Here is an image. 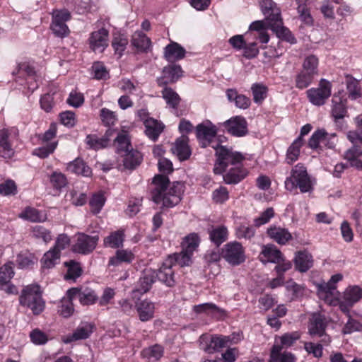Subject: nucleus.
Returning a JSON list of instances; mask_svg holds the SVG:
<instances>
[{"instance_id":"f257e3e1","label":"nucleus","mask_w":362,"mask_h":362,"mask_svg":"<svg viewBox=\"0 0 362 362\" xmlns=\"http://www.w3.org/2000/svg\"><path fill=\"white\" fill-rule=\"evenodd\" d=\"M155 187L151 190V199L156 204H162L163 207L171 208L177 205L185 191V184L173 182L170 184L168 177L157 175L153 177Z\"/></svg>"},{"instance_id":"f03ea898","label":"nucleus","mask_w":362,"mask_h":362,"mask_svg":"<svg viewBox=\"0 0 362 362\" xmlns=\"http://www.w3.org/2000/svg\"><path fill=\"white\" fill-rule=\"evenodd\" d=\"M216 151V162L214 168L215 174H221L226 169L231 165L235 166L242 164L245 156L240 152L233 151L231 148L220 144L212 145Z\"/></svg>"},{"instance_id":"7ed1b4c3","label":"nucleus","mask_w":362,"mask_h":362,"mask_svg":"<svg viewBox=\"0 0 362 362\" xmlns=\"http://www.w3.org/2000/svg\"><path fill=\"white\" fill-rule=\"evenodd\" d=\"M285 187L290 192L297 187L302 193L311 192L313 189V184L306 168L301 164L295 165L291 170V176L285 180Z\"/></svg>"},{"instance_id":"20e7f679","label":"nucleus","mask_w":362,"mask_h":362,"mask_svg":"<svg viewBox=\"0 0 362 362\" xmlns=\"http://www.w3.org/2000/svg\"><path fill=\"white\" fill-rule=\"evenodd\" d=\"M20 303L30 308L34 315H39L45 308V302L42 298L40 287L37 285L27 286L20 296Z\"/></svg>"},{"instance_id":"39448f33","label":"nucleus","mask_w":362,"mask_h":362,"mask_svg":"<svg viewBox=\"0 0 362 362\" xmlns=\"http://www.w3.org/2000/svg\"><path fill=\"white\" fill-rule=\"evenodd\" d=\"M221 257L231 266H238L246 259L245 250L238 241L226 243L221 249Z\"/></svg>"},{"instance_id":"423d86ee","label":"nucleus","mask_w":362,"mask_h":362,"mask_svg":"<svg viewBox=\"0 0 362 362\" xmlns=\"http://www.w3.org/2000/svg\"><path fill=\"white\" fill-rule=\"evenodd\" d=\"M327 327V322L325 317L320 313H313L310 319L308 333L313 337L320 338V342L324 345H328L331 339L325 332Z\"/></svg>"},{"instance_id":"0eeeda50","label":"nucleus","mask_w":362,"mask_h":362,"mask_svg":"<svg viewBox=\"0 0 362 362\" xmlns=\"http://www.w3.org/2000/svg\"><path fill=\"white\" fill-rule=\"evenodd\" d=\"M71 19V13L67 9L54 10L51 29L54 34L59 37H64L69 33L66 23Z\"/></svg>"},{"instance_id":"6e6552de","label":"nucleus","mask_w":362,"mask_h":362,"mask_svg":"<svg viewBox=\"0 0 362 362\" xmlns=\"http://www.w3.org/2000/svg\"><path fill=\"white\" fill-rule=\"evenodd\" d=\"M217 130L216 127L209 121L196 127V136L202 147L206 148L209 146L212 147V145L219 144L218 141H214Z\"/></svg>"},{"instance_id":"1a4fd4ad","label":"nucleus","mask_w":362,"mask_h":362,"mask_svg":"<svg viewBox=\"0 0 362 362\" xmlns=\"http://www.w3.org/2000/svg\"><path fill=\"white\" fill-rule=\"evenodd\" d=\"M331 83L322 78L317 88L309 89L306 93L312 104L320 106L324 105L326 100L331 95Z\"/></svg>"},{"instance_id":"9d476101","label":"nucleus","mask_w":362,"mask_h":362,"mask_svg":"<svg viewBox=\"0 0 362 362\" xmlns=\"http://www.w3.org/2000/svg\"><path fill=\"white\" fill-rule=\"evenodd\" d=\"M230 342V337H218L202 334L199 338L200 349L208 354H213L219 351L221 349L227 346Z\"/></svg>"},{"instance_id":"9b49d317","label":"nucleus","mask_w":362,"mask_h":362,"mask_svg":"<svg viewBox=\"0 0 362 362\" xmlns=\"http://www.w3.org/2000/svg\"><path fill=\"white\" fill-rule=\"evenodd\" d=\"M109 31L101 28L90 34L88 43L90 49L95 53H102L107 47Z\"/></svg>"},{"instance_id":"f8f14e48","label":"nucleus","mask_w":362,"mask_h":362,"mask_svg":"<svg viewBox=\"0 0 362 362\" xmlns=\"http://www.w3.org/2000/svg\"><path fill=\"white\" fill-rule=\"evenodd\" d=\"M99 240L98 235H88L85 233H78L76 243L73 245L75 252L88 255L92 252Z\"/></svg>"},{"instance_id":"ddd939ff","label":"nucleus","mask_w":362,"mask_h":362,"mask_svg":"<svg viewBox=\"0 0 362 362\" xmlns=\"http://www.w3.org/2000/svg\"><path fill=\"white\" fill-rule=\"evenodd\" d=\"M224 127L228 133L235 136H243L248 132L247 122L246 119L241 116H235L226 121L223 124Z\"/></svg>"},{"instance_id":"4468645a","label":"nucleus","mask_w":362,"mask_h":362,"mask_svg":"<svg viewBox=\"0 0 362 362\" xmlns=\"http://www.w3.org/2000/svg\"><path fill=\"white\" fill-rule=\"evenodd\" d=\"M173 265L170 261L166 259L156 272V278L168 286H174L176 283Z\"/></svg>"},{"instance_id":"2eb2a0df","label":"nucleus","mask_w":362,"mask_h":362,"mask_svg":"<svg viewBox=\"0 0 362 362\" xmlns=\"http://www.w3.org/2000/svg\"><path fill=\"white\" fill-rule=\"evenodd\" d=\"M94 325L84 322L81 323L72 334L66 335L63 337L62 341L65 344H69L73 341L86 339L93 332Z\"/></svg>"},{"instance_id":"dca6fc26","label":"nucleus","mask_w":362,"mask_h":362,"mask_svg":"<svg viewBox=\"0 0 362 362\" xmlns=\"http://www.w3.org/2000/svg\"><path fill=\"white\" fill-rule=\"evenodd\" d=\"M116 132V129H109L102 137L96 134H88L86 138V144L95 151L105 148L108 146L110 137Z\"/></svg>"},{"instance_id":"f3484780","label":"nucleus","mask_w":362,"mask_h":362,"mask_svg":"<svg viewBox=\"0 0 362 362\" xmlns=\"http://www.w3.org/2000/svg\"><path fill=\"white\" fill-rule=\"evenodd\" d=\"M223 178L227 185H235L242 181L247 175V171L242 164L226 169Z\"/></svg>"},{"instance_id":"a211bd4d","label":"nucleus","mask_w":362,"mask_h":362,"mask_svg":"<svg viewBox=\"0 0 362 362\" xmlns=\"http://www.w3.org/2000/svg\"><path fill=\"white\" fill-rule=\"evenodd\" d=\"M283 254L277 249L274 245H267L262 247V252L259 255L260 261L267 264L268 262L272 263H280L283 260Z\"/></svg>"},{"instance_id":"6ab92c4d","label":"nucleus","mask_w":362,"mask_h":362,"mask_svg":"<svg viewBox=\"0 0 362 362\" xmlns=\"http://www.w3.org/2000/svg\"><path fill=\"white\" fill-rule=\"evenodd\" d=\"M180 66L176 64L169 65L163 68L162 77L158 79L160 86L175 82L182 76Z\"/></svg>"},{"instance_id":"aec40b11","label":"nucleus","mask_w":362,"mask_h":362,"mask_svg":"<svg viewBox=\"0 0 362 362\" xmlns=\"http://www.w3.org/2000/svg\"><path fill=\"white\" fill-rule=\"evenodd\" d=\"M10 132L7 129L0 130V156L9 159L15 154V150L9 140Z\"/></svg>"},{"instance_id":"412c9836","label":"nucleus","mask_w":362,"mask_h":362,"mask_svg":"<svg viewBox=\"0 0 362 362\" xmlns=\"http://www.w3.org/2000/svg\"><path fill=\"white\" fill-rule=\"evenodd\" d=\"M296 269L300 272H305L313 265V258L306 250L298 251L294 258Z\"/></svg>"},{"instance_id":"4be33fe9","label":"nucleus","mask_w":362,"mask_h":362,"mask_svg":"<svg viewBox=\"0 0 362 362\" xmlns=\"http://www.w3.org/2000/svg\"><path fill=\"white\" fill-rule=\"evenodd\" d=\"M156 279V271L151 269H146L139 278L136 291L139 293H146L155 282Z\"/></svg>"},{"instance_id":"5701e85b","label":"nucleus","mask_w":362,"mask_h":362,"mask_svg":"<svg viewBox=\"0 0 362 362\" xmlns=\"http://www.w3.org/2000/svg\"><path fill=\"white\" fill-rule=\"evenodd\" d=\"M172 152L177 156L180 160H187L191 155L187 136H182L177 139L172 148Z\"/></svg>"},{"instance_id":"b1692460","label":"nucleus","mask_w":362,"mask_h":362,"mask_svg":"<svg viewBox=\"0 0 362 362\" xmlns=\"http://www.w3.org/2000/svg\"><path fill=\"white\" fill-rule=\"evenodd\" d=\"M267 233L270 238L280 245H286L292 239L291 233L284 228L273 226L267 229Z\"/></svg>"},{"instance_id":"393cba45","label":"nucleus","mask_w":362,"mask_h":362,"mask_svg":"<svg viewBox=\"0 0 362 362\" xmlns=\"http://www.w3.org/2000/svg\"><path fill=\"white\" fill-rule=\"evenodd\" d=\"M136 310L139 320L146 322L154 317L155 305L148 300H144L136 304Z\"/></svg>"},{"instance_id":"a878e982","label":"nucleus","mask_w":362,"mask_h":362,"mask_svg":"<svg viewBox=\"0 0 362 362\" xmlns=\"http://www.w3.org/2000/svg\"><path fill=\"white\" fill-rule=\"evenodd\" d=\"M144 124L146 127L145 133L146 136L154 141L158 139L159 135L161 134L164 129V125L163 123L153 118L145 119Z\"/></svg>"},{"instance_id":"bb28decb","label":"nucleus","mask_w":362,"mask_h":362,"mask_svg":"<svg viewBox=\"0 0 362 362\" xmlns=\"http://www.w3.org/2000/svg\"><path fill=\"white\" fill-rule=\"evenodd\" d=\"M332 103L331 113L335 122L343 119L347 114L346 100H342L339 95L334 94L332 99Z\"/></svg>"},{"instance_id":"cd10ccee","label":"nucleus","mask_w":362,"mask_h":362,"mask_svg":"<svg viewBox=\"0 0 362 362\" xmlns=\"http://www.w3.org/2000/svg\"><path fill=\"white\" fill-rule=\"evenodd\" d=\"M165 57L170 62L182 59L185 57V50L177 42H172L165 48Z\"/></svg>"},{"instance_id":"c85d7f7f","label":"nucleus","mask_w":362,"mask_h":362,"mask_svg":"<svg viewBox=\"0 0 362 362\" xmlns=\"http://www.w3.org/2000/svg\"><path fill=\"white\" fill-rule=\"evenodd\" d=\"M66 169L72 173L81 175L85 177H89L92 174L90 168L80 158H77L68 163Z\"/></svg>"},{"instance_id":"c756f323","label":"nucleus","mask_w":362,"mask_h":362,"mask_svg":"<svg viewBox=\"0 0 362 362\" xmlns=\"http://www.w3.org/2000/svg\"><path fill=\"white\" fill-rule=\"evenodd\" d=\"M124 238L125 235L123 230H118L112 232L109 235L104 238V246L105 247H110L114 249L122 247L123 246Z\"/></svg>"},{"instance_id":"7c9ffc66","label":"nucleus","mask_w":362,"mask_h":362,"mask_svg":"<svg viewBox=\"0 0 362 362\" xmlns=\"http://www.w3.org/2000/svg\"><path fill=\"white\" fill-rule=\"evenodd\" d=\"M362 150L356 145L348 149L344 154V158L347 160L351 167L357 170H362Z\"/></svg>"},{"instance_id":"2f4dec72","label":"nucleus","mask_w":362,"mask_h":362,"mask_svg":"<svg viewBox=\"0 0 362 362\" xmlns=\"http://www.w3.org/2000/svg\"><path fill=\"white\" fill-rule=\"evenodd\" d=\"M134 259V255L130 250H117L115 255L109 259L108 266L117 267L122 263H131Z\"/></svg>"},{"instance_id":"473e14b6","label":"nucleus","mask_w":362,"mask_h":362,"mask_svg":"<svg viewBox=\"0 0 362 362\" xmlns=\"http://www.w3.org/2000/svg\"><path fill=\"white\" fill-rule=\"evenodd\" d=\"M124 157L123 165L126 169L133 170L140 165L142 156L141 153L133 148L122 154Z\"/></svg>"},{"instance_id":"72a5a7b5","label":"nucleus","mask_w":362,"mask_h":362,"mask_svg":"<svg viewBox=\"0 0 362 362\" xmlns=\"http://www.w3.org/2000/svg\"><path fill=\"white\" fill-rule=\"evenodd\" d=\"M300 338V334L298 332H287L281 337H276L274 345L279 346L280 350L288 349L293 346Z\"/></svg>"},{"instance_id":"f704fd0d","label":"nucleus","mask_w":362,"mask_h":362,"mask_svg":"<svg viewBox=\"0 0 362 362\" xmlns=\"http://www.w3.org/2000/svg\"><path fill=\"white\" fill-rule=\"evenodd\" d=\"M117 136L115 139V145L117 152L123 154L132 149L127 132L122 130L121 132L116 130Z\"/></svg>"},{"instance_id":"c9c22d12","label":"nucleus","mask_w":362,"mask_h":362,"mask_svg":"<svg viewBox=\"0 0 362 362\" xmlns=\"http://www.w3.org/2000/svg\"><path fill=\"white\" fill-rule=\"evenodd\" d=\"M281 350L277 345H274L271 350L269 362H296L295 356L290 352L281 353Z\"/></svg>"},{"instance_id":"e433bc0d","label":"nucleus","mask_w":362,"mask_h":362,"mask_svg":"<svg viewBox=\"0 0 362 362\" xmlns=\"http://www.w3.org/2000/svg\"><path fill=\"white\" fill-rule=\"evenodd\" d=\"M132 44L139 51L146 52L151 46V40L142 32L136 31L132 35Z\"/></svg>"},{"instance_id":"4c0bfd02","label":"nucleus","mask_w":362,"mask_h":362,"mask_svg":"<svg viewBox=\"0 0 362 362\" xmlns=\"http://www.w3.org/2000/svg\"><path fill=\"white\" fill-rule=\"evenodd\" d=\"M209 238L217 247L220 246L228 238V229L221 226L209 231Z\"/></svg>"},{"instance_id":"58836bf2","label":"nucleus","mask_w":362,"mask_h":362,"mask_svg":"<svg viewBox=\"0 0 362 362\" xmlns=\"http://www.w3.org/2000/svg\"><path fill=\"white\" fill-rule=\"evenodd\" d=\"M61 254L52 248L45 252L41 259L43 268L50 269L59 262Z\"/></svg>"},{"instance_id":"ea45409f","label":"nucleus","mask_w":362,"mask_h":362,"mask_svg":"<svg viewBox=\"0 0 362 362\" xmlns=\"http://www.w3.org/2000/svg\"><path fill=\"white\" fill-rule=\"evenodd\" d=\"M343 299L354 305L362 298V289L358 286H349L344 292Z\"/></svg>"},{"instance_id":"a19ab883","label":"nucleus","mask_w":362,"mask_h":362,"mask_svg":"<svg viewBox=\"0 0 362 362\" xmlns=\"http://www.w3.org/2000/svg\"><path fill=\"white\" fill-rule=\"evenodd\" d=\"M346 88L349 92V97L351 100H356L361 97V87L359 81L354 77L346 75Z\"/></svg>"},{"instance_id":"79ce46f5","label":"nucleus","mask_w":362,"mask_h":362,"mask_svg":"<svg viewBox=\"0 0 362 362\" xmlns=\"http://www.w3.org/2000/svg\"><path fill=\"white\" fill-rule=\"evenodd\" d=\"M192 256V253L187 252V250L182 249L180 253H175L170 256L168 260L170 261L173 266L178 264L180 267H185L190 264Z\"/></svg>"},{"instance_id":"37998d69","label":"nucleus","mask_w":362,"mask_h":362,"mask_svg":"<svg viewBox=\"0 0 362 362\" xmlns=\"http://www.w3.org/2000/svg\"><path fill=\"white\" fill-rule=\"evenodd\" d=\"M304 141L301 138H297L289 146L287 151L286 160L288 163L291 164L296 161L300 153V148L303 145Z\"/></svg>"},{"instance_id":"c03bdc74","label":"nucleus","mask_w":362,"mask_h":362,"mask_svg":"<svg viewBox=\"0 0 362 362\" xmlns=\"http://www.w3.org/2000/svg\"><path fill=\"white\" fill-rule=\"evenodd\" d=\"M162 96L166 103L174 109L177 107L181 100L179 95L170 87H165L163 88L162 90Z\"/></svg>"},{"instance_id":"a18cd8bd","label":"nucleus","mask_w":362,"mask_h":362,"mask_svg":"<svg viewBox=\"0 0 362 362\" xmlns=\"http://www.w3.org/2000/svg\"><path fill=\"white\" fill-rule=\"evenodd\" d=\"M302 70L313 76L318 74V59L316 56L310 54L307 56L302 64Z\"/></svg>"},{"instance_id":"49530a36","label":"nucleus","mask_w":362,"mask_h":362,"mask_svg":"<svg viewBox=\"0 0 362 362\" xmlns=\"http://www.w3.org/2000/svg\"><path fill=\"white\" fill-rule=\"evenodd\" d=\"M315 76L301 70L295 77L296 87L298 89L308 88L313 82Z\"/></svg>"},{"instance_id":"de8ad7c7","label":"nucleus","mask_w":362,"mask_h":362,"mask_svg":"<svg viewBox=\"0 0 362 362\" xmlns=\"http://www.w3.org/2000/svg\"><path fill=\"white\" fill-rule=\"evenodd\" d=\"M200 243V239L197 233H190L186 236L182 242V249L187 252L192 253L197 250Z\"/></svg>"},{"instance_id":"09e8293b","label":"nucleus","mask_w":362,"mask_h":362,"mask_svg":"<svg viewBox=\"0 0 362 362\" xmlns=\"http://www.w3.org/2000/svg\"><path fill=\"white\" fill-rule=\"evenodd\" d=\"M265 23L267 24V28L272 31L283 25L280 11L278 8L271 11V13L265 19Z\"/></svg>"},{"instance_id":"8fccbe9b","label":"nucleus","mask_w":362,"mask_h":362,"mask_svg":"<svg viewBox=\"0 0 362 362\" xmlns=\"http://www.w3.org/2000/svg\"><path fill=\"white\" fill-rule=\"evenodd\" d=\"M141 355L144 358L158 361L163 355V347L158 344H155L148 348L144 349Z\"/></svg>"},{"instance_id":"3c124183","label":"nucleus","mask_w":362,"mask_h":362,"mask_svg":"<svg viewBox=\"0 0 362 362\" xmlns=\"http://www.w3.org/2000/svg\"><path fill=\"white\" fill-rule=\"evenodd\" d=\"M65 266L67 267V273L65 275L66 279L75 280L81 275L82 269L79 263L71 260L65 262Z\"/></svg>"},{"instance_id":"603ef678","label":"nucleus","mask_w":362,"mask_h":362,"mask_svg":"<svg viewBox=\"0 0 362 362\" xmlns=\"http://www.w3.org/2000/svg\"><path fill=\"white\" fill-rule=\"evenodd\" d=\"M74 311L73 303L69 299L62 298L58 305V313L63 317H71Z\"/></svg>"},{"instance_id":"864d4df0","label":"nucleus","mask_w":362,"mask_h":362,"mask_svg":"<svg viewBox=\"0 0 362 362\" xmlns=\"http://www.w3.org/2000/svg\"><path fill=\"white\" fill-rule=\"evenodd\" d=\"M337 293V286L331 285L329 281L324 282L318 286V295L321 298L327 299L334 296Z\"/></svg>"},{"instance_id":"5fc2aeb1","label":"nucleus","mask_w":362,"mask_h":362,"mask_svg":"<svg viewBox=\"0 0 362 362\" xmlns=\"http://www.w3.org/2000/svg\"><path fill=\"white\" fill-rule=\"evenodd\" d=\"M105 198L103 193L100 192L93 195L89 202L90 210L93 214H98L104 206Z\"/></svg>"},{"instance_id":"6e6d98bb","label":"nucleus","mask_w":362,"mask_h":362,"mask_svg":"<svg viewBox=\"0 0 362 362\" xmlns=\"http://www.w3.org/2000/svg\"><path fill=\"white\" fill-rule=\"evenodd\" d=\"M327 133L324 129H319L315 132L308 141V146L315 149L318 147L320 142H325L327 140Z\"/></svg>"},{"instance_id":"4d7b16f0","label":"nucleus","mask_w":362,"mask_h":362,"mask_svg":"<svg viewBox=\"0 0 362 362\" xmlns=\"http://www.w3.org/2000/svg\"><path fill=\"white\" fill-rule=\"evenodd\" d=\"M251 90L253 100L256 103H261L267 96V88L263 85L255 83L252 86Z\"/></svg>"},{"instance_id":"13d9d810","label":"nucleus","mask_w":362,"mask_h":362,"mask_svg":"<svg viewBox=\"0 0 362 362\" xmlns=\"http://www.w3.org/2000/svg\"><path fill=\"white\" fill-rule=\"evenodd\" d=\"M19 217L32 222H39L43 219L39 211L32 207H27L20 214Z\"/></svg>"},{"instance_id":"bf43d9fd","label":"nucleus","mask_w":362,"mask_h":362,"mask_svg":"<svg viewBox=\"0 0 362 362\" xmlns=\"http://www.w3.org/2000/svg\"><path fill=\"white\" fill-rule=\"evenodd\" d=\"M255 235V230L252 226L240 225L235 230V235L238 239H251Z\"/></svg>"},{"instance_id":"052dcab7","label":"nucleus","mask_w":362,"mask_h":362,"mask_svg":"<svg viewBox=\"0 0 362 362\" xmlns=\"http://www.w3.org/2000/svg\"><path fill=\"white\" fill-rule=\"evenodd\" d=\"M273 32H274L276 34L277 37L281 39L282 40L286 41L290 44L296 43V39L295 38L293 35L287 28L283 26V25L273 30Z\"/></svg>"},{"instance_id":"680f3d73","label":"nucleus","mask_w":362,"mask_h":362,"mask_svg":"<svg viewBox=\"0 0 362 362\" xmlns=\"http://www.w3.org/2000/svg\"><path fill=\"white\" fill-rule=\"evenodd\" d=\"M274 216V209L272 207L264 210L259 217L255 218L254 224L255 227H259L262 225L267 223Z\"/></svg>"},{"instance_id":"e2e57ef3","label":"nucleus","mask_w":362,"mask_h":362,"mask_svg":"<svg viewBox=\"0 0 362 362\" xmlns=\"http://www.w3.org/2000/svg\"><path fill=\"white\" fill-rule=\"evenodd\" d=\"M193 310L197 313H215L222 312V310H221L219 308H218L215 304L212 303H206L194 305L193 308Z\"/></svg>"},{"instance_id":"0e129e2a","label":"nucleus","mask_w":362,"mask_h":362,"mask_svg":"<svg viewBox=\"0 0 362 362\" xmlns=\"http://www.w3.org/2000/svg\"><path fill=\"white\" fill-rule=\"evenodd\" d=\"M349 320L345 324L342 333L344 334H349L354 332H359L362 330V324L358 321L351 317V315H349Z\"/></svg>"},{"instance_id":"69168bd1","label":"nucleus","mask_w":362,"mask_h":362,"mask_svg":"<svg viewBox=\"0 0 362 362\" xmlns=\"http://www.w3.org/2000/svg\"><path fill=\"white\" fill-rule=\"evenodd\" d=\"M128 44V40L124 35H118L113 37L112 42V46L113 47L115 52L119 55L126 49Z\"/></svg>"},{"instance_id":"338daca9","label":"nucleus","mask_w":362,"mask_h":362,"mask_svg":"<svg viewBox=\"0 0 362 362\" xmlns=\"http://www.w3.org/2000/svg\"><path fill=\"white\" fill-rule=\"evenodd\" d=\"M32 233L33 237L37 239H42L45 243H47L52 240L50 232L42 226H35L33 228Z\"/></svg>"},{"instance_id":"774afa93","label":"nucleus","mask_w":362,"mask_h":362,"mask_svg":"<svg viewBox=\"0 0 362 362\" xmlns=\"http://www.w3.org/2000/svg\"><path fill=\"white\" fill-rule=\"evenodd\" d=\"M50 182L54 188L60 189L66 185L67 180L64 174L54 172L50 176Z\"/></svg>"}]
</instances>
